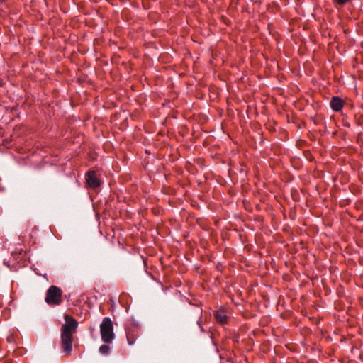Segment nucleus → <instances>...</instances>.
<instances>
[{
  "mask_svg": "<svg viewBox=\"0 0 363 363\" xmlns=\"http://www.w3.org/2000/svg\"><path fill=\"white\" fill-rule=\"evenodd\" d=\"M86 181L88 186L92 189L98 188L101 185V181L98 179L96 172L94 170L88 172L86 177Z\"/></svg>",
  "mask_w": 363,
  "mask_h": 363,
  "instance_id": "5",
  "label": "nucleus"
},
{
  "mask_svg": "<svg viewBox=\"0 0 363 363\" xmlns=\"http://www.w3.org/2000/svg\"><path fill=\"white\" fill-rule=\"evenodd\" d=\"M126 338L128 345H133L139 336V326L135 323H129L125 326Z\"/></svg>",
  "mask_w": 363,
  "mask_h": 363,
  "instance_id": "4",
  "label": "nucleus"
},
{
  "mask_svg": "<svg viewBox=\"0 0 363 363\" xmlns=\"http://www.w3.org/2000/svg\"><path fill=\"white\" fill-rule=\"evenodd\" d=\"M197 323H198L199 326L200 327V328H201V331H203V328H202V327H201V325L200 321H199V320H198V321H197Z\"/></svg>",
  "mask_w": 363,
  "mask_h": 363,
  "instance_id": "10",
  "label": "nucleus"
},
{
  "mask_svg": "<svg viewBox=\"0 0 363 363\" xmlns=\"http://www.w3.org/2000/svg\"><path fill=\"white\" fill-rule=\"evenodd\" d=\"M108 345L105 343L100 346L99 350L101 354L106 355L110 352L111 348Z\"/></svg>",
  "mask_w": 363,
  "mask_h": 363,
  "instance_id": "8",
  "label": "nucleus"
},
{
  "mask_svg": "<svg viewBox=\"0 0 363 363\" xmlns=\"http://www.w3.org/2000/svg\"><path fill=\"white\" fill-rule=\"evenodd\" d=\"M349 0H335V2L338 5L343 6Z\"/></svg>",
  "mask_w": 363,
  "mask_h": 363,
  "instance_id": "9",
  "label": "nucleus"
},
{
  "mask_svg": "<svg viewBox=\"0 0 363 363\" xmlns=\"http://www.w3.org/2000/svg\"><path fill=\"white\" fill-rule=\"evenodd\" d=\"M100 334L102 341L106 344L112 343L115 338L113 322L110 318L106 317L100 324Z\"/></svg>",
  "mask_w": 363,
  "mask_h": 363,
  "instance_id": "2",
  "label": "nucleus"
},
{
  "mask_svg": "<svg viewBox=\"0 0 363 363\" xmlns=\"http://www.w3.org/2000/svg\"><path fill=\"white\" fill-rule=\"evenodd\" d=\"M330 107L335 111H340L343 107L342 100L337 96H333L330 101Z\"/></svg>",
  "mask_w": 363,
  "mask_h": 363,
  "instance_id": "6",
  "label": "nucleus"
},
{
  "mask_svg": "<svg viewBox=\"0 0 363 363\" xmlns=\"http://www.w3.org/2000/svg\"><path fill=\"white\" fill-rule=\"evenodd\" d=\"M45 301L49 306H59L62 302V291L57 286H50L46 291Z\"/></svg>",
  "mask_w": 363,
  "mask_h": 363,
  "instance_id": "3",
  "label": "nucleus"
},
{
  "mask_svg": "<svg viewBox=\"0 0 363 363\" xmlns=\"http://www.w3.org/2000/svg\"><path fill=\"white\" fill-rule=\"evenodd\" d=\"M214 317L217 322L221 324L226 323L228 318L225 311L221 309L215 312Z\"/></svg>",
  "mask_w": 363,
  "mask_h": 363,
  "instance_id": "7",
  "label": "nucleus"
},
{
  "mask_svg": "<svg viewBox=\"0 0 363 363\" xmlns=\"http://www.w3.org/2000/svg\"><path fill=\"white\" fill-rule=\"evenodd\" d=\"M64 319L65 323L61 327L60 345L62 352L68 357L72 354L74 334L77 332L78 322L67 314L65 315Z\"/></svg>",
  "mask_w": 363,
  "mask_h": 363,
  "instance_id": "1",
  "label": "nucleus"
}]
</instances>
